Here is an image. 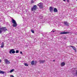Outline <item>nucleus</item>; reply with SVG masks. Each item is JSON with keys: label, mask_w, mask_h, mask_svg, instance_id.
Masks as SVG:
<instances>
[{"label": "nucleus", "mask_w": 77, "mask_h": 77, "mask_svg": "<svg viewBox=\"0 0 77 77\" xmlns=\"http://www.w3.org/2000/svg\"><path fill=\"white\" fill-rule=\"evenodd\" d=\"M31 32L32 33H35V31H34V30L33 29H32L31 30Z\"/></svg>", "instance_id": "6ab92c4d"}, {"label": "nucleus", "mask_w": 77, "mask_h": 77, "mask_svg": "<svg viewBox=\"0 0 77 77\" xmlns=\"http://www.w3.org/2000/svg\"><path fill=\"white\" fill-rule=\"evenodd\" d=\"M38 7L36 5H34L32 8L31 11H36V9H37Z\"/></svg>", "instance_id": "7ed1b4c3"}, {"label": "nucleus", "mask_w": 77, "mask_h": 77, "mask_svg": "<svg viewBox=\"0 0 77 77\" xmlns=\"http://www.w3.org/2000/svg\"><path fill=\"white\" fill-rule=\"evenodd\" d=\"M5 73V72H3V71H1V70H0V74H4Z\"/></svg>", "instance_id": "f3484780"}, {"label": "nucleus", "mask_w": 77, "mask_h": 77, "mask_svg": "<svg viewBox=\"0 0 77 77\" xmlns=\"http://www.w3.org/2000/svg\"><path fill=\"white\" fill-rule=\"evenodd\" d=\"M16 53H19V51L18 50H16Z\"/></svg>", "instance_id": "412c9836"}, {"label": "nucleus", "mask_w": 77, "mask_h": 77, "mask_svg": "<svg viewBox=\"0 0 77 77\" xmlns=\"http://www.w3.org/2000/svg\"><path fill=\"white\" fill-rule=\"evenodd\" d=\"M5 62L6 63V64H9V63H11L10 62V61H9L8 60V59H6L4 60Z\"/></svg>", "instance_id": "423d86ee"}, {"label": "nucleus", "mask_w": 77, "mask_h": 77, "mask_svg": "<svg viewBox=\"0 0 77 77\" xmlns=\"http://www.w3.org/2000/svg\"><path fill=\"white\" fill-rule=\"evenodd\" d=\"M39 62H40V63H45V60H39Z\"/></svg>", "instance_id": "f8f14e48"}, {"label": "nucleus", "mask_w": 77, "mask_h": 77, "mask_svg": "<svg viewBox=\"0 0 77 77\" xmlns=\"http://www.w3.org/2000/svg\"><path fill=\"white\" fill-rule=\"evenodd\" d=\"M1 62H2V60L0 59V63H1Z\"/></svg>", "instance_id": "393cba45"}, {"label": "nucleus", "mask_w": 77, "mask_h": 77, "mask_svg": "<svg viewBox=\"0 0 77 77\" xmlns=\"http://www.w3.org/2000/svg\"><path fill=\"white\" fill-rule=\"evenodd\" d=\"M34 61L33 60L31 62V64L32 65H34Z\"/></svg>", "instance_id": "2eb2a0df"}, {"label": "nucleus", "mask_w": 77, "mask_h": 77, "mask_svg": "<svg viewBox=\"0 0 77 77\" xmlns=\"http://www.w3.org/2000/svg\"><path fill=\"white\" fill-rule=\"evenodd\" d=\"M37 5L39 6V8H43V4L42 3H40L38 4Z\"/></svg>", "instance_id": "20e7f679"}, {"label": "nucleus", "mask_w": 77, "mask_h": 77, "mask_svg": "<svg viewBox=\"0 0 77 77\" xmlns=\"http://www.w3.org/2000/svg\"><path fill=\"white\" fill-rule=\"evenodd\" d=\"M14 71V69H12L11 70V71L10 72V73L12 72H13V71Z\"/></svg>", "instance_id": "a211bd4d"}, {"label": "nucleus", "mask_w": 77, "mask_h": 77, "mask_svg": "<svg viewBox=\"0 0 77 77\" xmlns=\"http://www.w3.org/2000/svg\"><path fill=\"white\" fill-rule=\"evenodd\" d=\"M63 1H64V2H65V0H63Z\"/></svg>", "instance_id": "c756f323"}, {"label": "nucleus", "mask_w": 77, "mask_h": 77, "mask_svg": "<svg viewBox=\"0 0 77 77\" xmlns=\"http://www.w3.org/2000/svg\"><path fill=\"white\" fill-rule=\"evenodd\" d=\"M51 32H54L55 31H51Z\"/></svg>", "instance_id": "bb28decb"}, {"label": "nucleus", "mask_w": 77, "mask_h": 77, "mask_svg": "<svg viewBox=\"0 0 77 77\" xmlns=\"http://www.w3.org/2000/svg\"><path fill=\"white\" fill-rule=\"evenodd\" d=\"M53 62H55V60H53Z\"/></svg>", "instance_id": "cd10ccee"}, {"label": "nucleus", "mask_w": 77, "mask_h": 77, "mask_svg": "<svg viewBox=\"0 0 77 77\" xmlns=\"http://www.w3.org/2000/svg\"><path fill=\"white\" fill-rule=\"evenodd\" d=\"M60 65L61 66H64L65 65V63L64 62H62L60 63Z\"/></svg>", "instance_id": "6e6552de"}, {"label": "nucleus", "mask_w": 77, "mask_h": 77, "mask_svg": "<svg viewBox=\"0 0 77 77\" xmlns=\"http://www.w3.org/2000/svg\"><path fill=\"white\" fill-rule=\"evenodd\" d=\"M76 1H77V0H76Z\"/></svg>", "instance_id": "7c9ffc66"}, {"label": "nucleus", "mask_w": 77, "mask_h": 77, "mask_svg": "<svg viewBox=\"0 0 77 77\" xmlns=\"http://www.w3.org/2000/svg\"><path fill=\"white\" fill-rule=\"evenodd\" d=\"M10 77H14V76L13 75H11Z\"/></svg>", "instance_id": "b1692460"}, {"label": "nucleus", "mask_w": 77, "mask_h": 77, "mask_svg": "<svg viewBox=\"0 0 77 77\" xmlns=\"http://www.w3.org/2000/svg\"><path fill=\"white\" fill-rule=\"evenodd\" d=\"M35 63H37V61H35Z\"/></svg>", "instance_id": "c85d7f7f"}, {"label": "nucleus", "mask_w": 77, "mask_h": 77, "mask_svg": "<svg viewBox=\"0 0 77 77\" xmlns=\"http://www.w3.org/2000/svg\"><path fill=\"white\" fill-rule=\"evenodd\" d=\"M54 12H57L58 10L56 8H55L54 9Z\"/></svg>", "instance_id": "4468645a"}, {"label": "nucleus", "mask_w": 77, "mask_h": 77, "mask_svg": "<svg viewBox=\"0 0 77 77\" xmlns=\"http://www.w3.org/2000/svg\"><path fill=\"white\" fill-rule=\"evenodd\" d=\"M73 75H77V70H75V73H74Z\"/></svg>", "instance_id": "dca6fc26"}, {"label": "nucleus", "mask_w": 77, "mask_h": 77, "mask_svg": "<svg viewBox=\"0 0 77 77\" xmlns=\"http://www.w3.org/2000/svg\"><path fill=\"white\" fill-rule=\"evenodd\" d=\"M9 53L10 54H11L12 53V54H14V53H15V51L14 50V49H12L9 51Z\"/></svg>", "instance_id": "39448f33"}, {"label": "nucleus", "mask_w": 77, "mask_h": 77, "mask_svg": "<svg viewBox=\"0 0 77 77\" xmlns=\"http://www.w3.org/2000/svg\"><path fill=\"white\" fill-rule=\"evenodd\" d=\"M70 47H72V48L73 50H75V52H76V48H75V47H74V46H70Z\"/></svg>", "instance_id": "9b49d317"}, {"label": "nucleus", "mask_w": 77, "mask_h": 77, "mask_svg": "<svg viewBox=\"0 0 77 77\" xmlns=\"http://www.w3.org/2000/svg\"><path fill=\"white\" fill-rule=\"evenodd\" d=\"M34 3V1L33 0L31 1V3Z\"/></svg>", "instance_id": "4be33fe9"}, {"label": "nucleus", "mask_w": 77, "mask_h": 77, "mask_svg": "<svg viewBox=\"0 0 77 77\" xmlns=\"http://www.w3.org/2000/svg\"><path fill=\"white\" fill-rule=\"evenodd\" d=\"M11 22L13 23V24H13V27H16L17 26V23L16 21L14 20V19H12Z\"/></svg>", "instance_id": "f03ea898"}, {"label": "nucleus", "mask_w": 77, "mask_h": 77, "mask_svg": "<svg viewBox=\"0 0 77 77\" xmlns=\"http://www.w3.org/2000/svg\"><path fill=\"white\" fill-rule=\"evenodd\" d=\"M20 54H23V52H22V51L20 52Z\"/></svg>", "instance_id": "5701e85b"}, {"label": "nucleus", "mask_w": 77, "mask_h": 77, "mask_svg": "<svg viewBox=\"0 0 77 77\" xmlns=\"http://www.w3.org/2000/svg\"><path fill=\"white\" fill-rule=\"evenodd\" d=\"M49 10L51 12H53V7H50L49 8Z\"/></svg>", "instance_id": "9d476101"}, {"label": "nucleus", "mask_w": 77, "mask_h": 77, "mask_svg": "<svg viewBox=\"0 0 77 77\" xmlns=\"http://www.w3.org/2000/svg\"><path fill=\"white\" fill-rule=\"evenodd\" d=\"M8 29L6 28V27L2 26V27H0V34L2 33V32H6V31H7Z\"/></svg>", "instance_id": "f257e3e1"}, {"label": "nucleus", "mask_w": 77, "mask_h": 77, "mask_svg": "<svg viewBox=\"0 0 77 77\" xmlns=\"http://www.w3.org/2000/svg\"><path fill=\"white\" fill-rule=\"evenodd\" d=\"M68 33H69V32H61L60 33V34H62V35H65V34H67Z\"/></svg>", "instance_id": "0eeeda50"}, {"label": "nucleus", "mask_w": 77, "mask_h": 77, "mask_svg": "<svg viewBox=\"0 0 77 77\" xmlns=\"http://www.w3.org/2000/svg\"><path fill=\"white\" fill-rule=\"evenodd\" d=\"M24 65L25 66H29V65L27 64L26 63H25Z\"/></svg>", "instance_id": "aec40b11"}, {"label": "nucleus", "mask_w": 77, "mask_h": 77, "mask_svg": "<svg viewBox=\"0 0 77 77\" xmlns=\"http://www.w3.org/2000/svg\"><path fill=\"white\" fill-rule=\"evenodd\" d=\"M4 42H2V44H1V48H3V47H4Z\"/></svg>", "instance_id": "ddd939ff"}, {"label": "nucleus", "mask_w": 77, "mask_h": 77, "mask_svg": "<svg viewBox=\"0 0 77 77\" xmlns=\"http://www.w3.org/2000/svg\"><path fill=\"white\" fill-rule=\"evenodd\" d=\"M67 2H69V0H67Z\"/></svg>", "instance_id": "a878e982"}, {"label": "nucleus", "mask_w": 77, "mask_h": 77, "mask_svg": "<svg viewBox=\"0 0 77 77\" xmlns=\"http://www.w3.org/2000/svg\"><path fill=\"white\" fill-rule=\"evenodd\" d=\"M64 25L66 26H69V23H68V22H64Z\"/></svg>", "instance_id": "1a4fd4ad"}]
</instances>
